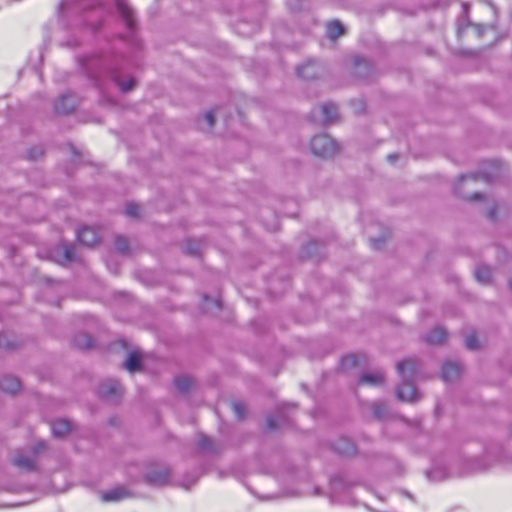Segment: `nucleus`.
Returning a JSON list of instances; mask_svg holds the SVG:
<instances>
[{"instance_id": "obj_1", "label": "nucleus", "mask_w": 512, "mask_h": 512, "mask_svg": "<svg viewBox=\"0 0 512 512\" xmlns=\"http://www.w3.org/2000/svg\"><path fill=\"white\" fill-rule=\"evenodd\" d=\"M401 384L397 388V396L402 401L413 402L419 399V393L414 387L417 373V363L414 360H404L397 364Z\"/></svg>"}, {"instance_id": "obj_2", "label": "nucleus", "mask_w": 512, "mask_h": 512, "mask_svg": "<svg viewBox=\"0 0 512 512\" xmlns=\"http://www.w3.org/2000/svg\"><path fill=\"white\" fill-rule=\"evenodd\" d=\"M498 464H512V451L503 449L489 450L481 458L473 460L470 471L487 472Z\"/></svg>"}, {"instance_id": "obj_3", "label": "nucleus", "mask_w": 512, "mask_h": 512, "mask_svg": "<svg viewBox=\"0 0 512 512\" xmlns=\"http://www.w3.org/2000/svg\"><path fill=\"white\" fill-rule=\"evenodd\" d=\"M78 241L87 247H94L100 240L98 231L91 227H84L78 231Z\"/></svg>"}, {"instance_id": "obj_4", "label": "nucleus", "mask_w": 512, "mask_h": 512, "mask_svg": "<svg viewBox=\"0 0 512 512\" xmlns=\"http://www.w3.org/2000/svg\"><path fill=\"white\" fill-rule=\"evenodd\" d=\"M462 372V367L459 363L448 361L443 365L442 378L446 382H452L459 378Z\"/></svg>"}, {"instance_id": "obj_5", "label": "nucleus", "mask_w": 512, "mask_h": 512, "mask_svg": "<svg viewBox=\"0 0 512 512\" xmlns=\"http://www.w3.org/2000/svg\"><path fill=\"white\" fill-rule=\"evenodd\" d=\"M385 376L381 370L367 371L361 375L360 383L370 386H378L384 383Z\"/></svg>"}, {"instance_id": "obj_6", "label": "nucleus", "mask_w": 512, "mask_h": 512, "mask_svg": "<svg viewBox=\"0 0 512 512\" xmlns=\"http://www.w3.org/2000/svg\"><path fill=\"white\" fill-rule=\"evenodd\" d=\"M333 449L344 456H349L355 453V445L354 443L347 437H341L337 439L333 445Z\"/></svg>"}, {"instance_id": "obj_7", "label": "nucleus", "mask_w": 512, "mask_h": 512, "mask_svg": "<svg viewBox=\"0 0 512 512\" xmlns=\"http://www.w3.org/2000/svg\"><path fill=\"white\" fill-rule=\"evenodd\" d=\"M122 394L121 385L114 380H109L100 386V395L104 398L117 397Z\"/></svg>"}, {"instance_id": "obj_8", "label": "nucleus", "mask_w": 512, "mask_h": 512, "mask_svg": "<svg viewBox=\"0 0 512 512\" xmlns=\"http://www.w3.org/2000/svg\"><path fill=\"white\" fill-rule=\"evenodd\" d=\"M131 493L124 487H115L114 489L105 492L101 495V499L104 502L120 501L129 498Z\"/></svg>"}, {"instance_id": "obj_9", "label": "nucleus", "mask_w": 512, "mask_h": 512, "mask_svg": "<svg viewBox=\"0 0 512 512\" xmlns=\"http://www.w3.org/2000/svg\"><path fill=\"white\" fill-rule=\"evenodd\" d=\"M339 150L337 142L329 135L322 133V158L332 157Z\"/></svg>"}, {"instance_id": "obj_10", "label": "nucleus", "mask_w": 512, "mask_h": 512, "mask_svg": "<svg viewBox=\"0 0 512 512\" xmlns=\"http://www.w3.org/2000/svg\"><path fill=\"white\" fill-rule=\"evenodd\" d=\"M339 117L337 105L333 103L322 104V123H333Z\"/></svg>"}, {"instance_id": "obj_11", "label": "nucleus", "mask_w": 512, "mask_h": 512, "mask_svg": "<svg viewBox=\"0 0 512 512\" xmlns=\"http://www.w3.org/2000/svg\"><path fill=\"white\" fill-rule=\"evenodd\" d=\"M52 433L57 437H63L70 433L72 424L65 419H58L51 424Z\"/></svg>"}, {"instance_id": "obj_12", "label": "nucleus", "mask_w": 512, "mask_h": 512, "mask_svg": "<svg viewBox=\"0 0 512 512\" xmlns=\"http://www.w3.org/2000/svg\"><path fill=\"white\" fill-rule=\"evenodd\" d=\"M21 388L20 381L12 376H5L0 379V390L7 393H15Z\"/></svg>"}, {"instance_id": "obj_13", "label": "nucleus", "mask_w": 512, "mask_h": 512, "mask_svg": "<svg viewBox=\"0 0 512 512\" xmlns=\"http://www.w3.org/2000/svg\"><path fill=\"white\" fill-rule=\"evenodd\" d=\"M345 33L343 24L339 21H330L326 24V34L331 40H335Z\"/></svg>"}, {"instance_id": "obj_14", "label": "nucleus", "mask_w": 512, "mask_h": 512, "mask_svg": "<svg viewBox=\"0 0 512 512\" xmlns=\"http://www.w3.org/2000/svg\"><path fill=\"white\" fill-rule=\"evenodd\" d=\"M13 464L23 470L32 471L36 468L35 461L27 456L18 454L13 459Z\"/></svg>"}, {"instance_id": "obj_15", "label": "nucleus", "mask_w": 512, "mask_h": 512, "mask_svg": "<svg viewBox=\"0 0 512 512\" xmlns=\"http://www.w3.org/2000/svg\"><path fill=\"white\" fill-rule=\"evenodd\" d=\"M125 368L129 372L133 373L141 368V355L139 352L133 351L129 354L125 363Z\"/></svg>"}, {"instance_id": "obj_16", "label": "nucleus", "mask_w": 512, "mask_h": 512, "mask_svg": "<svg viewBox=\"0 0 512 512\" xmlns=\"http://www.w3.org/2000/svg\"><path fill=\"white\" fill-rule=\"evenodd\" d=\"M94 344V340L86 334H80L74 338V345L80 350L91 349Z\"/></svg>"}, {"instance_id": "obj_17", "label": "nucleus", "mask_w": 512, "mask_h": 512, "mask_svg": "<svg viewBox=\"0 0 512 512\" xmlns=\"http://www.w3.org/2000/svg\"><path fill=\"white\" fill-rule=\"evenodd\" d=\"M445 339H446V332L441 327H437V328L431 330L426 337L427 342H429L430 344H440Z\"/></svg>"}, {"instance_id": "obj_18", "label": "nucleus", "mask_w": 512, "mask_h": 512, "mask_svg": "<svg viewBox=\"0 0 512 512\" xmlns=\"http://www.w3.org/2000/svg\"><path fill=\"white\" fill-rule=\"evenodd\" d=\"M168 477L169 473L167 471H153L146 476V479L151 484L161 485L168 480Z\"/></svg>"}, {"instance_id": "obj_19", "label": "nucleus", "mask_w": 512, "mask_h": 512, "mask_svg": "<svg viewBox=\"0 0 512 512\" xmlns=\"http://www.w3.org/2000/svg\"><path fill=\"white\" fill-rule=\"evenodd\" d=\"M317 73V66L314 63H306L298 68V75L303 79H309Z\"/></svg>"}, {"instance_id": "obj_20", "label": "nucleus", "mask_w": 512, "mask_h": 512, "mask_svg": "<svg viewBox=\"0 0 512 512\" xmlns=\"http://www.w3.org/2000/svg\"><path fill=\"white\" fill-rule=\"evenodd\" d=\"M474 275L478 282L486 284L491 278V269L488 266H478Z\"/></svg>"}, {"instance_id": "obj_21", "label": "nucleus", "mask_w": 512, "mask_h": 512, "mask_svg": "<svg viewBox=\"0 0 512 512\" xmlns=\"http://www.w3.org/2000/svg\"><path fill=\"white\" fill-rule=\"evenodd\" d=\"M194 385V381L189 376H181L175 379V386L181 392L188 391Z\"/></svg>"}, {"instance_id": "obj_22", "label": "nucleus", "mask_w": 512, "mask_h": 512, "mask_svg": "<svg viewBox=\"0 0 512 512\" xmlns=\"http://www.w3.org/2000/svg\"><path fill=\"white\" fill-rule=\"evenodd\" d=\"M118 8L122 17L125 19L127 26L132 27L134 23V18L131 9L124 4H119Z\"/></svg>"}, {"instance_id": "obj_23", "label": "nucleus", "mask_w": 512, "mask_h": 512, "mask_svg": "<svg viewBox=\"0 0 512 512\" xmlns=\"http://www.w3.org/2000/svg\"><path fill=\"white\" fill-rule=\"evenodd\" d=\"M358 359L356 355H348L342 358L341 366L347 370L357 365Z\"/></svg>"}, {"instance_id": "obj_24", "label": "nucleus", "mask_w": 512, "mask_h": 512, "mask_svg": "<svg viewBox=\"0 0 512 512\" xmlns=\"http://www.w3.org/2000/svg\"><path fill=\"white\" fill-rule=\"evenodd\" d=\"M387 412V406L385 403L376 402L373 405V413L377 418H382Z\"/></svg>"}, {"instance_id": "obj_25", "label": "nucleus", "mask_w": 512, "mask_h": 512, "mask_svg": "<svg viewBox=\"0 0 512 512\" xmlns=\"http://www.w3.org/2000/svg\"><path fill=\"white\" fill-rule=\"evenodd\" d=\"M232 408H233V411L235 412V414L237 415V417L239 419H242L244 418L245 414H246V408H245V405L241 402H234L232 404Z\"/></svg>"}, {"instance_id": "obj_26", "label": "nucleus", "mask_w": 512, "mask_h": 512, "mask_svg": "<svg viewBox=\"0 0 512 512\" xmlns=\"http://www.w3.org/2000/svg\"><path fill=\"white\" fill-rule=\"evenodd\" d=\"M126 214L130 217H138L140 214V208L137 204L130 203L126 207Z\"/></svg>"}, {"instance_id": "obj_27", "label": "nucleus", "mask_w": 512, "mask_h": 512, "mask_svg": "<svg viewBox=\"0 0 512 512\" xmlns=\"http://www.w3.org/2000/svg\"><path fill=\"white\" fill-rule=\"evenodd\" d=\"M466 346L470 350H475L478 348V340L475 335H470L466 338Z\"/></svg>"}, {"instance_id": "obj_28", "label": "nucleus", "mask_w": 512, "mask_h": 512, "mask_svg": "<svg viewBox=\"0 0 512 512\" xmlns=\"http://www.w3.org/2000/svg\"><path fill=\"white\" fill-rule=\"evenodd\" d=\"M64 256L67 260L71 261L75 258V248L72 245L64 247Z\"/></svg>"}, {"instance_id": "obj_29", "label": "nucleus", "mask_w": 512, "mask_h": 512, "mask_svg": "<svg viewBox=\"0 0 512 512\" xmlns=\"http://www.w3.org/2000/svg\"><path fill=\"white\" fill-rule=\"evenodd\" d=\"M135 84L136 83H135V81L133 79H129L127 81L121 82L120 83V88H121L122 91L127 92V91L133 89Z\"/></svg>"}, {"instance_id": "obj_30", "label": "nucleus", "mask_w": 512, "mask_h": 512, "mask_svg": "<svg viewBox=\"0 0 512 512\" xmlns=\"http://www.w3.org/2000/svg\"><path fill=\"white\" fill-rule=\"evenodd\" d=\"M65 100H66V97H61L59 99V101L56 103L55 110L57 113H68L69 112V110L61 107V103L64 102Z\"/></svg>"}, {"instance_id": "obj_31", "label": "nucleus", "mask_w": 512, "mask_h": 512, "mask_svg": "<svg viewBox=\"0 0 512 512\" xmlns=\"http://www.w3.org/2000/svg\"><path fill=\"white\" fill-rule=\"evenodd\" d=\"M13 345L7 340L5 335H0V348H12Z\"/></svg>"}, {"instance_id": "obj_32", "label": "nucleus", "mask_w": 512, "mask_h": 512, "mask_svg": "<svg viewBox=\"0 0 512 512\" xmlns=\"http://www.w3.org/2000/svg\"><path fill=\"white\" fill-rule=\"evenodd\" d=\"M205 118H206L208 124L212 127L214 125V123H215L214 112L213 111H208L205 114Z\"/></svg>"}, {"instance_id": "obj_33", "label": "nucleus", "mask_w": 512, "mask_h": 512, "mask_svg": "<svg viewBox=\"0 0 512 512\" xmlns=\"http://www.w3.org/2000/svg\"><path fill=\"white\" fill-rule=\"evenodd\" d=\"M267 426L269 429H275L277 427L276 420L273 417L267 419Z\"/></svg>"}, {"instance_id": "obj_34", "label": "nucleus", "mask_w": 512, "mask_h": 512, "mask_svg": "<svg viewBox=\"0 0 512 512\" xmlns=\"http://www.w3.org/2000/svg\"><path fill=\"white\" fill-rule=\"evenodd\" d=\"M46 448V445L44 442H39L36 447L34 448V452L35 453H38L40 452L41 450H44Z\"/></svg>"}, {"instance_id": "obj_35", "label": "nucleus", "mask_w": 512, "mask_h": 512, "mask_svg": "<svg viewBox=\"0 0 512 512\" xmlns=\"http://www.w3.org/2000/svg\"><path fill=\"white\" fill-rule=\"evenodd\" d=\"M467 180H476V177L474 175H463L460 177V183H463Z\"/></svg>"}, {"instance_id": "obj_36", "label": "nucleus", "mask_w": 512, "mask_h": 512, "mask_svg": "<svg viewBox=\"0 0 512 512\" xmlns=\"http://www.w3.org/2000/svg\"><path fill=\"white\" fill-rule=\"evenodd\" d=\"M481 196H482V195H481L480 193H475V194H473L472 196L467 197V198H468V199H470V200H477V199H480V198H481Z\"/></svg>"}, {"instance_id": "obj_37", "label": "nucleus", "mask_w": 512, "mask_h": 512, "mask_svg": "<svg viewBox=\"0 0 512 512\" xmlns=\"http://www.w3.org/2000/svg\"><path fill=\"white\" fill-rule=\"evenodd\" d=\"M397 158H398V155H397V154H390V155H388V160H389L390 162H392V163H393L394 161H396V159H397Z\"/></svg>"}, {"instance_id": "obj_38", "label": "nucleus", "mask_w": 512, "mask_h": 512, "mask_svg": "<svg viewBox=\"0 0 512 512\" xmlns=\"http://www.w3.org/2000/svg\"><path fill=\"white\" fill-rule=\"evenodd\" d=\"M371 244L374 248H379V240L371 239Z\"/></svg>"}, {"instance_id": "obj_39", "label": "nucleus", "mask_w": 512, "mask_h": 512, "mask_svg": "<svg viewBox=\"0 0 512 512\" xmlns=\"http://www.w3.org/2000/svg\"><path fill=\"white\" fill-rule=\"evenodd\" d=\"M332 485L333 486L342 485V482H341V480H333Z\"/></svg>"}, {"instance_id": "obj_40", "label": "nucleus", "mask_w": 512, "mask_h": 512, "mask_svg": "<svg viewBox=\"0 0 512 512\" xmlns=\"http://www.w3.org/2000/svg\"><path fill=\"white\" fill-rule=\"evenodd\" d=\"M314 141H315V138H314V139H312V142H314ZM311 149H312V151H313V153H314L315 155H317V154H318V151L313 147V143H311Z\"/></svg>"}, {"instance_id": "obj_41", "label": "nucleus", "mask_w": 512, "mask_h": 512, "mask_svg": "<svg viewBox=\"0 0 512 512\" xmlns=\"http://www.w3.org/2000/svg\"><path fill=\"white\" fill-rule=\"evenodd\" d=\"M359 64H363L365 67H368V64H367L365 61H363V60H361V61L359 62Z\"/></svg>"}, {"instance_id": "obj_42", "label": "nucleus", "mask_w": 512, "mask_h": 512, "mask_svg": "<svg viewBox=\"0 0 512 512\" xmlns=\"http://www.w3.org/2000/svg\"><path fill=\"white\" fill-rule=\"evenodd\" d=\"M29 157L32 159V158H34V157H35V155H34V154H32V152H30Z\"/></svg>"}, {"instance_id": "obj_43", "label": "nucleus", "mask_w": 512, "mask_h": 512, "mask_svg": "<svg viewBox=\"0 0 512 512\" xmlns=\"http://www.w3.org/2000/svg\"><path fill=\"white\" fill-rule=\"evenodd\" d=\"M510 286L512 287V275H511V278H510Z\"/></svg>"}]
</instances>
